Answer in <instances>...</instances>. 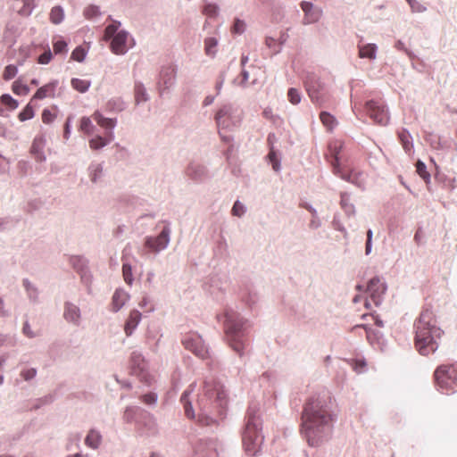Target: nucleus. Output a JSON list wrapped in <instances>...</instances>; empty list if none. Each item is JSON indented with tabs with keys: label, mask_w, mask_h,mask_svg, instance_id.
<instances>
[{
	"label": "nucleus",
	"mask_w": 457,
	"mask_h": 457,
	"mask_svg": "<svg viewBox=\"0 0 457 457\" xmlns=\"http://www.w3.org/2000/svg\"><path fill=\"white\" fill-rule=\"evenodd\" d=\"M329 396H311L302 412V433L311 446H318L327 441L333 428L334 415Z\"/></svg>",
	"instance_id": "1"
},
{
	"label": "nucleus",
	"mask_w": 457,
	"mask_h": 457,
	"mask_svg": "<svg viewBox=\"0 0 457 457\" xmlns=\"http://www.w3.org/2000/svg\"><path fill=\"white\" fill-rule=\"evenodd\" d=\"M203 390L204 394L197 400L199 417L204 425L210 426L217 422V416L220 420L225 416L228 398L223 385L213 378L204 379Z\"/></svg>",
	"instance_id": "2"
},
{
	"label": "nucleus",
	"mask_w": 457,
	"mask_h": 457,
	"mask_svg": "<svg viewBox=\"0 0 457 457\" xmlns=\"http://www.w3.org/2000/svg\"><path fill=\"white\" fill-rule=\"evenodd\" d=\"M415 345L419 353L428 355L438 348L437 339L442 330L436 325L433 312L426 309L421 312L415 324Z\"/></svg>",
	"instance_id": "3"
},
{
	"label": "nucleus",
	"mask_w": 457,
	"mask_h": 457,
	"mask_svg": "<svg viewBox=\"0 0 457 457\" xmlns=\"http://www.w3.org/2000/svg\"><path fill=\"white\" fill-rule=\"evenodd\" d=\"M263 439L260 405L257 403H252L247 409L242 430V442L245 453L249 456H256L261 450Z\"/></svg>",
	"instance_id": "4"
},
{
	"label": "nucleus",
	"mask_w": 457,
	"mask_h": 457,
	"mask_svg": "<svg viewBox=\"0 0 457 457\" xmlns=\"http://www.w3.org/2000/svg\"><path fill=\"white\" fill-rule=\"evenodd\" d=\"M226 339L232 350L240 358L245 355L244 326L246 322L240 313L228 310L223 315Z\"/></svg>",
	"instance_id": "5"
},
{
	"label": "nucleus",
	"mask_w": 457,
	"mask_h": 457,
	"mask_svg": "<svg viewBox=\"0 0 457 457\" xmlns=\"http://www.w3.org/2000/svg\"><path fill=\"white\" fill-rule=\"evenodd\" d=\"M435 381L443 393L448 395L457 390V370L452 365H441L436 368Z\"/></svg>",
	"instance_id": "6"
},
{
	"label": "nucleus",
	"mask_w": 457,
	"mask_h": 457,
	"mask_svg": "<svg viewBox=\"0 0 457 457\" xmlns=\"http://www.w3.org/2000/svg\"><path fill=\"white\" fill-rule=\"evenodd\" d=\"M242 120L241 111L234 104H223L215 114L218 129H230L239 125Z\"/></svg>",
	"instance_id": "7"
},
{
	"label": "nucleus",
	"mask_w": 457,
	"mask_h": 457,
	"mask_svg": "<svg viewBox=\"0 0 457 457\" xmlns=\"http://www.w3.org/2000/svg\"><path fill=\"white\" fill-rule=\"evenodd\" d=\"M304 86L312 102L321 106L325 102L326 86L314 73H308L304 79Z\"/></svg>",
	"instance_id": "8"
},
{
	"label": "nucleus",
	"mask_w": 457,
	"mask_h": 457,
	"mask_svg": "<svg viewBox=\"0 0 457 457\" xmlns=\"http://www.w3.org/2000/svg\"><path fill=\"white\" fill-rule=\"evenodd\" d=\"M170 228L168 225L164 226L157 237L148 236L145 238V246L152 252L158 253L166 249L170 241Z\"/></svg>",
	"instance_id": "9"
},
{
	"label": "nucleus",
	"mask_w": 457,
	"mask_h": 457,
	"mask_svg": "<svg viewBox=\"0 0 457 457\" xmlns=\"http://www.w3.org/2000/svg\"><path fill=\"white\" fill-rule=\"evenodd\" d=\"M365 110L367 114L374 122L386 126L389 121V114L386 106L375 100H370L365 104Z\"/></svg>",
	"instance_id": "10"
},
{
	"label": "nucleus",
	"mask_w": 457,
	"mask_h": 457,
	"mask_svg": "<svg viewBox=\"0 0 457 457\" xmlns=\"http://www.w3.org/2000/svg\"><path fill=\"white\" fill-rule=\"evenodd\" d=\"M182 343L186 349L194 353L196 356L205 359L209 356V350L201 336L190 334L184 337Z\"/></svg>",
	"instance_id": "11"
},
{
	"label": "nucleus",
	"mask_w": 457,
	"mask_h": 457,
	"mask_svg": "<svg viewBox=\"0 0 457 457\" xmlns=\"http://www.w3.org/2000/svg\"><path fill=\"white\" fill-rule=\"evenodd\" d=\"M176 81V69L172 66L162 67L157 81L158 91L161 96H164Z\"/></svg>",
	"instance_id": "12"
},
{
	"label": "nucleus",
	"mask_w": 457,
	"mask_h": 457,
	"mask_svg": "<svg viewBox=\"0 0 457 457\" xmlns=\"http://www.w3.org/2000/svg\"><path fill=\"white\" fill-rule=\"evenodd\" d=\"M300 6L304 12L302 23L303 25H310L316 23L322 16V10L319 7H314L313 4L307 1H303Z\"/></svg>",
	"instance_id": "13"
},
{
	"label": "nucleus",
	"mask_w": 457,
	"mask_h": 457,
	"mask_svg": "<svg viewBox=\"0 0 457 457\" xmlns=\"http://www.w3.org/2000/svg\"><path fill=\"white\" fill-rule=\"evenodd\" d=\"M129 33L126 30L119 31L111 42L112 52L118 55L125 54L128 52L127 41Z\"/></svg>",
	"instance_id": "14"
},
{
	"label": "nucleus",
	"mask_w": 457,
	"mask_h": 457,
	"mask_svg": "<svg viewBox=\"0 0 457 457\" xmlns=\"http://www.w3.org/2000/svg\"><path fill=\"white\" fill-rule=\"evenodd\" d=\"M63 319L74 326H79L81 320V312L79 307L71 302H65Z\"/></svg>",
	"instance_id": "15"
},
{
	"label": "nucleus",
	"mask_w": 457,
	"mask_h": 457,
	"mask_svg": "<svg viewBox=\"0 0 457 457\" xmlns=\"http://www.w3.org/2000/svg\"><path fill=\"white\" fill-rule=\"evenodd\" d=\"M186 175L195 182H202L208 176V171L205 166L191 162L186 169Z\"/></svg>",
	"instance_id": "16"
},
{
	"label": "nucleus",
	"mask_w": 457,
	"mask_h": 457,
	"mask_svg": "<svg viewBox=\"0 0 457 457\" xmlns=\"http://www.w3.org/2000/svg\"><path fill=\"white\" fill-rule=\"evenodd\" d=\"M130 364L132 372L135 375H141L147 368V363L140 351L135 350L131 353Z\"/></svg>",
	"instance_id": "17"
},
{
	"label": "nucleus",
	"mask_w": 457,
	"mask_h": 457,
	"mask_svg": "<svg viewBox=\"0 0 457 457\" xmlns=\"http://www.w3.org/2000/svg\"><path fill=\"white\" fill-rule=\"evenodd\" d=\"M367 289L371 293V296L378 304L376 298H379L381 295L386 293L387 286L385 282H381L378 277H374L369 281Z\"/></svg>",
	"instance_id": "18"
},
{
	"label": "nucleus",
	"mask_w": 457,
	"mask_h": 457,
	"mask_svg": "<svg viewBox=\"0 0 457 457\" xmlns=\"http://www.w3.org/2000/svg\"><path fill=\"white\" fill-rule=\"evenodd\" d=\"M45 145V137L43 136H39L35 137L30 148V153L34 155L35 159L39 162H45L46 161V156L44 154Z\"/></svg>",
	"instance_id": "19"
},
{
	"label": "nucleus",
	"mask_w": 457,
	"mask_h": 457,
	"mask_svg": "<svg viewBox=\"0 0 457 457\" xmlns=\"http://www.w3.org/2000/svg\"><path fill=\"white\" fill-rule=\"evenodd\" d=\"M333 173L337 176H338L340 179L350 182L353 178V173L354 172V170H345L344 168H342L338 162V157L337 156V154H333L330 161Z\"/></svg>",
	"instance_id": "20"
},
{
	"label": "nucleus",
	"mask_w": 457,
	"mask_h": 457,
	"mask_svg": "<svg viewBox=\"0 0 457 457\" xmlns=\"http://www.w3.org/2000/svg\"><path fill=\"white\" fill-rule=\"evenodd\" d=\"M141 312L137 310L130 312L129 316L125 323L124 330L128 337L131 336L141 320Z\"/></svg>",
	"instance_id": "21"
},
{
	"label": "nucleus",
	"mask_w": 457,
	"mask_h": 457,
	"mask_svg": "<svg viewBox=\"0 0 457 457\" xmlns=\"http://www.w3.org/2000/svg\"><path fill=\"white\" fill-rule=\"evenodd\" d=\"M358 55L360 58L375 60L377 58L378 46L376 44H358Z\"/></svg>",
	"instance_id": "22"
},
{
	"label": "nucleus",
	"mask_w": 457,
	"mask_h": 457,
	"mask_svg": "<svg viewBox=\"0 0 457 457\" xmlns=\"http://www.w3.org/2000/svg\"><path fill=\"white\" fill-rule=\"evenodd\" d=\"M22 286L25 289L28 299L32 303H38L39 290L29 278L22 279Z\"/></svg>",
	"instance_id": "23"
},
{
	"label": "nucleus",
	"mask_w": 457,
	"mask_h": 457,
	"mask_svg": "<svg viewBox=\"0 0 457 457\" xmlns=\"http://www.w3.org/2000/svg\"><path fill=\"white\" fill-rule=\"evenodd\" d=\"M114 138V135L112 131H109L106 134L105 137L101 136H96L91 138L88 142L89 147L93 150H99L107 145L110 142H112Z\"/></svg>",
	"instance_id": "24"
},
{
	"label": "nucleus",
	"mask_w": 457,
	"mask_h": 457,
	"mask_svg": "<svg viewBox=\"0 0 457 457\" xmlns=\"http://www.w3.org/2000/svg\"><path fill=\"white\" fill-rule=\"evenodd\" d=\"M129 298V295L126 291L123 289H117L112 295V311L114 312L120 311L124 306Z\"/></svg>",
	"instance_id": "25"
},
{
	"label": "nucleus",
	"mask_w": 457,
	"mask_h": 457,
	"mask_svg": "<svg viewBox=\"0 0 457 457\" xmlns=\"http://www.w3.org/2000/svg\"><path fill=\"white\" fill-rule=\"evenodd\" d=\"M195 386V383L191 384L189 386V388L185 390L180 397V402L182 403V404L184 406L185 413H186L187 417H188V418L195 417V411L193 410L192 403L189 400V395L194 390Z\"/></svg>",
	"instance_id": "26"
},
{
	"label": "nucleus",
	"mask_w": 457,
	"mask_h": 457,
	"mask_svg": "<svg viewBox=\"0 0 457 457\" xmlns=\"http://www.w3.org/2000/svg\"><path fill=\"white\" fill-rule=\"evenodd\" d=\"M88 177L92 183L96 184L103 178L104 165L101 162H91L87 168Z\"/></svg>",
	"instance_id": "27"
},
{
	"label": "nucleus",
	"mask_w": 457,
	"mask_h": 457,
	"mask_svg": "<svg viewBox=\"0 0 457 457\" xmlns=\"http://www.w3.org/2000/svg\"><path fill=\"white\" fill-rule=\"evenodd\" d=\"M102 443V435L100 432L95 428H92L88 431L86 438L85 445L91 449H98Z\"/></svg>",
	"instance_id": "28"
},
{
	"label": "nucleus",
	"mask_w": 457,
	"mask_h": 457,
	"mask_svg": "<svg viewBox=\"0 0 457 457\" xmlns=\"http://www.w3.org/2000/svg\"><path fill=\"white\" fill-rule=\"evenodd\" d=\"M134 94L136 104H140L141 103H145L149 100V95L147 94L144 84L140 81L135 82Z\"/></svg>",
	"instance_id": "29"
},
{
	"label": "nucleus",
	"mask_w": 457,
	"mask_h": 457,
	"mask_svg": "<svg viewBox=\"0 0 457 457\" xmlns=\"http://www.w3.org/2000/svg\"><path fill=\"white\" fill-rule=\"evenodd\" d=\"M57 81L50 82L41 87H39L35 93L33 98L34 99H44L46 96H50L54 95V89L57 86Z\"/></svg>",
	"instance_id": "30"
},
{
	"label": "nucleus",
	"mask_w": 457,
	"mask_h": 457,
	"mask_svg": "<svg viewBox=\"0 0 457 457\" xmlns=\"http://www.w3.org/2000/svg\"><path fill=\"white\" fill-rule=\"evenodd\" d=\"M142 412H144V410L139 407H127L124 411L123 419L126 422H137L141 418Z\"/></svg>",
	"instance_id": "31"
},
{
	"label": "nucleus",
	"mask_w": 457,
	"mask_h": 457,
	"mask_svg": "<svg viewBox=\"0 0 457 457\" xmlns=\"http://www.w3.org/2000/svg\"><path fill=\"white\" fill-rule=\"evenodd\" d=\"M137 423L143 424L148 428V430L152 432H154L156 430L157 424L154 417L145 411H144V412L141 413V418L139 419V421H137Z\"/></svg>",
	"instance_id": "32"
},
{
	"label": "nucleus",
	"mask_w": 457,
	"mask_h": 457,
	"mask_svg": "<svg viewBox=\"0 0 457 457\" xmlns=\"http://www.w3.org/2000/svg\"><path fill=\"white\" fill-rule=\"evenodd\" d=\"M320 119L322 124L329 131H332L334 128L337 125V119L328 112H321L320 114Z\"/></svg>",
	"instance_id": "33"
},
{
	"label": "nucleus",
	"mask_w": 457,
	"mask_h": 457,
	"mask_svg": "<svg viewBox=\"0 0 457 457\" xmlns=\"http://www.w3.org/2000/svg\"><path fill=\"white\" fill-rule=\"evenodd\" d=\"M218 39L212 37L204 39V51L208 56L214 57L217 53Z\"/></svg>",
	"instance_id": "34"
},
{
	"label": "nucleus",
	"mask_w": 457,
	"mask_h": 457,
	"mask_svg": "<svg viewBox=\"0 0 457 457\" xmlns=\"http://www.w3.org/2000/svg\"><path fill=\"white\" fill-rule=\"evenodd\" d=\"M398 137L405 152L409 153L412 148V142L411 140V137L410 133L405 129H402L400 132H398Z\"/></svg>",
	"instance_id": "35"
},
{
	"label": "nucleus",
	"mask_w": 457,
	"mask_h": 457,
	"mask_svg": "<svg viewBox=\"0 0 457 457\" xmlns=\"http://www.w3.org/2000/svg\"><path fill=\"white\" fill-rule=\"evenodd\" d=\"M64 19V11L62 7L57 5L52 8L50 12V20L54 24H60Z\"/></svg>",
	"instance_id": "36"
},
{
	"label": "nucleus",
	"mask_w": 457,
	"mask_h": 457,
	"mask_svg": "<svg viewBox=\"0 0 457 457\" xmlns=\"http://www.w3.org/2000/svg\"><path fill=\"white\" fill-rule=\"evenodd\" d=\"M220 7L217 4L205 2L203 7V13L207 15L209 18H215L218 16Z\"/></svg>",
	"instance_id": "37"
},
{
	"label": "nucleus",
	"mask_w": 457,
	"mask_h": 457,
	"mask_svg": "<svg viewBox=\"0 0 457 457\" xmlns=\"http://www.w3.org/2000/svg\"><path fill=\"white\" fill-rule=\"evenodd\" d=\"M71 83L72 87L80 93L87 92L91 86V82L89 80H84L77 78L72 79Z\"/></svg>",
	"instance_id": "38"
},
{
	"label": "nucleus",
	"mask_w": 457,
	"mask_h": 457,
	"mask_svg": "<svg viewBox=\"0 0 457 457\" xmlns=\"http://www.w3.org/2000/svg\"><path fill=\"white\" fill-rule=\"evenodd\" d=\"M123 264H122V275L125 282L129 285H132L134 278L132 275V267L131 265L125 260V258H122Z\"/></svg>",
	"instance_id": "39"
},
{
	"label": "nucleus",
	"mask_w": 457,
	"mask_h": 457,
	"mask_svg": "<svg viewBox=\"0 0 457 457\" xmlns=\"http://www.w3.org/2000/svg\"><path fill=\"white\" fill-rule=\"evenodd\" d=\"M349 195L347 193H341V206L348 215L354 213V206L349 202Z\"/></svg>",
	"instance_id": "40"
},
{
	"label": "nucleus",
	"mask_w": 457,
	"mask_h": 457,
	"mask_svg": "<svg viewBox=\"0 0 457 457\" xmlns=\"http://www.w3.org/2000/svg\"><path fill=\"white\" fill-rule=\"evenodd\" d=\"M120 26V22L117 21H113V22L108 25L104 29V39L108 40L113 37L119 31V28Z\"/></svg>",
	"instance_id": "41"
},
{
	"label": "nucleus",
	"mask_w": 457,
	"mask_h": 457,
	"mask_svg": "<svg viewBox=\"0 0 457 457\" xmlns=\"http://www.w3.org/2000/svg\"><path fill=\"white\" fill-rule=\"evenodd\" d=\"M416 171L427 183L430 182V174L427 170L426 164L420 160L416 163Z\"/></svg>",
	"instance_id": "42"
},
{
	"label": "nucleus",
	"mask_w": 457,
	"mask_h": 457,
	"mask_svg": "<svg viewBox=\"0 0 457 457\" xmlns=\"http://www.w3.org/2000/svg\"><path fill=\"white\" fill-rule=\"evenodd\" d=\"M83 14L87 19L99 17L101 15L100 8L98 5L89 4L84 9Z\"/></svg>",
	"instance_id": "43"
},
{
	"label": "nucleus",
	"mask_w": 457,
	"mask_h": 457,
	"mask_svg": "<svg viewBox=\"0 0 457 457\" xmlns=\"http://www.w3.org/2000/svg\"><path fill=\"white\" fill-rule=\"evenodd\" d=\"M351 183L363 189L365 187V174L361 171L354 170V172L353 173Z\"/></svg>",
	"instance_id": "44"
},
{
	"label": "nucleus",
	"mask_w": 457,
	"mask_h": 457,
	"mask_svg": "<svg viewBox=\"0 0 457 457\" xmlns=\"http://www.w3.org/2000/svg\"><path fill=\"white\" fill-rule=\"evenodd\" d=\"M1 103L10 108L11 110H15L19 104L17 100L12 98L9 94H4L0 97Z\"/></svg>",
	"instance_id": "45"
},
{
	"label": "nucleus",
	"mask_w": 457,
	"mask_h": 457,
	"mask_svg": "<svg viewBox=\"0 0 457 457\" xmlns=\"http://www.w3.org/2000/svg\"><path fill=\"white\" fill-rule=\"evenodd\" d=\"M107 106L112 111L120 112L125 108V104L120 98H112L108 101Z\"/></svg>",
	"instance_id": "46"
},
{
	"label": "nucleus",
	"mask_w": 457,
	"mask_h": 457,
	"mask_svg": "<svg viewBox=\"0 0 457 457\" xmlns=\"http://www.w3.org/2000/svg\"><path fill=\"white\" fill-rule=\"evenodd\" d=\"M12 91L16 95L25 96L29 93V88L27 85L16 80L12 84Z\"/></svg>",
	"instance_id": "47"
},
{
	"label": "nucleus",
	"mask_w": 457,
	"mask_h": 457,
	"mask_svg": "<svg viewBox=\"0 0 457 457\" xmlns=\"http://www.w3.org/2000/svg\"><path fill=\"white\" fill-rule=\"evenodd\" d=\"M245 30V22L238 18L234 20L231 27V32L234 34H243Z\"/></svg>",
	"instance_id": "48"
},
{
	"label": "nucleus",
	"mask_w": 457,
	"mask_h": 457,
	"mask_svg": "<svg viewBox=\"0 0 457 457\" xmlns=\"http://www.w3.org/2000/svg\"><path fill=\"white\" fill-rule=\"evenodd\" d=\"M287 97L291 104H297L301 102V94L298 89L291 87L288 89Z\"/></svg>",
	"instance_id": "49"
},
{
	"label": "nucleus",
	"mask_w": 457,
	"mask_h": 457,
	"mask_svg": "<svg viewBox=\"0 0 457 457\" xmlns=\"http://www.w3.org/2000/svg\"><path fill=\"white\" fill-rule=\"evenodd\" d=\"M34 117L33 108L28 104L26 107L19 113V120L21 121H25L27 120L32 119Z\"/></svg>",
	"instance_id": "50"
},
{
	"label": "nucleus",
	"mask_w": 457,
	"mask_h": 457,
	"mask_svg": "<svg viewBox=\"0 0 457 457\" xmlns=\"http://www.w3.org/2000/svg\"><path fill=\"white\" fill-rule=\"evenodd\" d=\"M245 206L238 200H237L232 207L231 212L234 216L242 217L245 213Z\"/></svg>",
	"instance_id": "51"
},
{
	"label": "nucleus",
	"mask_w": 457,
	"mask_h": 457,
	"mask_svg": "<svg viewBox=\"0 0 457 457\" xmlns=\"http://www.w3.org/2000/svg\"><path fill=\"white\" fill-rule=\"evenodd\" d=\"M18 72V69L15 65L10 64L4 68L3 78L5 80L13 79Z\"/></svg>",
	"instance_id": "52"
},
{
	"label": "nucleus",
	"mask_w": 457,
	"mask_h": 457,
	"mask_svg": "<svg viewBox=\"0 0 457 457\" xmlns=\"http://www.w3.org/2000/svg\"><path fill=\"white\" fill-rule=\"evenodd\" d=\"M86 57V51L82 46H77L71 53V59L81 62Z\"/></svg>",
	"instance_id": "53"
},
{
	"label": "nucleus",
	"mask_w": 457,
	"mask_h": 457,
	"mask_svg": "<svg viewBox=\"0 0 457 457\" xmlns=\"http://www.w3.org/2000/svg\"><path fill=\"white\" fill-rule=\"evenodd\" d=\"M407 3L409 4L412 12L421 13L427 11V7L418 0H409Z\"/></svg>",
	"instance_id": "54"
},
{
	"label": "nucleus",
	"mask_w": 457,
	"mask_h": 457,
	"mask_svg": "<svg viewBox=\"0 0 457 457\" xmlns=\"http://www.w3.org/2000/svg\"><path fill=\"white\" fill-rule=\"evenodd\" d=\"M37 370L35 368L24 369L21 371L20 376L25 381H30L37 376Z\"/></svg>",
	"instance_id": "55"
},
{
	"label": "nucleus",
	"mask_w": 457,
	"mask_h": 457,
	"mask_svg": "<svg viewBox=\"0 0 457 457\" xmlns=\"http://www.w3.org/2000/svg\"><path fill=\"white\" fill-rule=\"evenodd\" d=\"M92 128H93V124L91 122V120L88 117H83L80 120V129L83 132H85L86 134H90Z\"/></svg>",
	"instance_id": "56"
},
{
	"label": "nucleus",
	"mask_w": 457,
	"mask_h": 457,
	"mask_svg": "<svg viewBox=\"0 0 457 457\" xmlns=\"http://www.w3.org/2000/svg\"><path fill=\"white\" fill-rule=\"evenodd\" d=\"M54 54H63L67 52V43L64 40H57L54 43Z\"/></svg>",
	"instance_id": "57"
},
{
	"label": "nucleus",
	"mask_w": 457,
	"mask_h": 457,
	"mask_svg": "<svg viewBox=\"0 0 457 457\" xmlns=\"http://www.w3.org/2000/svg\"><path fill=\"white\" fill-rule=\"evenodd\" d=\"M53 54L49 47L38 56L37 62L40 64H47L52 60Z\"/></svg>",
	"instance_id": "58"
},
{
	"label": "nucleus",
	"mask_w": 457,
	"mask_h": 457,
	"mask_svg": "<svg viewBox=\"0 0 457 457\" xmlns=\"http://www.w3.org/2000/svg\"><path fill=\"white\" fill-rule=\"evenodd\" d=\"M55 119V114L52 113L49 109H44L42 112V120L46 124L52 123Z\"/></svg>",
	"instance_id": "59"
},
{
	"label": "nucleus",
	"mask_w": 457,
	"mask_h": 457,
	"mask_svg": "<svg viewBox=\"0 0 457 457\" xmlns=\"http://www.w3.org/2000/svg\"><path fill=\"white\" fill-rule=\"evenodd\" d=\"M157 395L155 393H148L142 396V400L145 403L148 405H154L157 402Z\"/></svg>",
	"instance_id": "60"
},
{
	"label": "nucleus",
	"mask_w": 457,
	"mask_h": 457,
	"mask_svg": "<svg viewBox=\"0 0 457 457\" xmlns=\"http://www.w3.org/2000/svg\"><path fill=\"white\" fill-rule=\"evenodd\" d=\"M372 237H373V231H372V229L369 228L367 230V240H366V245H365V253L367 255H369L372 250Z\"/></svg>",
	"instance_id": "61"
},
{
	"label": "nucleus",
	"mask_w": 457,
	"mask_h": 457,
	"mask_svg": "<svg viewBox=\"0 0 457 457\" xmlns=\"http://www.w3.org/2000/svg\"><path fill=\"white\" fill-rule=\"evenodd\" d=\"M117 120L116 119L104 118V121L100 123L99 126L112 129L116 126Z\"/></svg>",
	"instance_id": "62"
},
{
	"label": "nucleus",
	"mask_w": 457,
	"mask_h": 457,
	"mask_svg": "<svg viewBox=\"0 0 457 457\" xmlns=\"http://www.w3.org/2000/svg\"><path fill=\"white\" fill-rule=\"evenodd\" d=\"M22 332L29 338H34L36 337V334L32 331L30 325L28 321H26L23 324Z\"/></svg>",
	"instance_id": "63"
},
{
	"label": "nucleus",
	"mask_w": 457,
	"mask_h": 457,
	"mask_svg": "<svg viewBox=\"0 0 457 457\" xmlns=\"http://www.w3.org/2000/svg\"><path fill=\"white\" fill-rule=\"evenodd\" d=\"M321 226V221L318 217V214L312 216V219L310 221L309 227L312 229H317Z\"/></svg>",
	"instance_id": "64"
}]
</instances>
